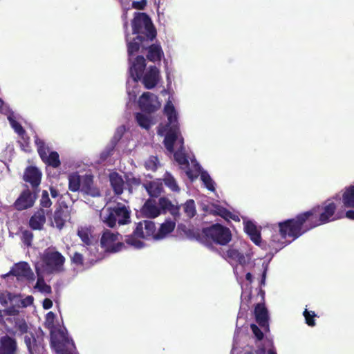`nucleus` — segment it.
I'll list each match as a JSON object with an SVG mask.
<instances>
[{
  "instance_id": "f3484780",
  "label": "nucleus",
  "mask_w": 354,
  "mask_h": 354,
  "mask_svg": "<svg viewBox=\"0 0 354 354\" xmlns=\"http://www.w3.org/2000/svg\"><path fill=\"white\" fill-rule=\"evenodd\" d=\"M70 219V212L67 206L57 207L49 218L50 225L58 230H62Z\"/></svg>"
},
{
  "instance_id": "37998d69",
  "label": "nucleus",
  "mask_w": 354,
  "mask_h": 354,
  "mask_svg": "<svg viewBox=\"0 0 354 354\" xmlns=\"http://www.w3.org/2000/svg\"><path fill=\"white\" fill-rule=\"evenodd\" d=\"M306 323L310 326H314L315 325V322L314 319V317L316 316L315 312L313 311H308L307 309H306L303 313Z\"/></svg>"
},
{
  "instance_id": "a211bd4d",
  "label": "nucleus",
  "mask_w": 354,
  "mask_h": 354,
  "mask_svg": "<svg viewBox=\"0 0 354 354\" xmlns=\"http://www.w3.org/2000/svg\"><path fill=\"white\" fill-rule=\"evenodd\" d=\"M9 274H12L15 276L18 280L21 281H30L34 279V274L30 266L24 261L15 264L7 275Z\"/></svg>"
},
{
  "instance_id": "a19ab883",
  "label": "nucleus",
  "mask_w": 354,
  "mask_h": 354,
  "mask_svg": "<svg viewBox=\"0 0 354 354\" xmlns=\"http://www.w3.org/2000/svg\"><path fill=\"white\" fill-rule=\"evenodd\" d=\"M8 120L11 125V127L14 129L15 131L18 133L19 136H23L24 133V130L23 129L21 124H19L16 120L15 117L13 113H10L8 115Z\"/></svg>"
},
{
  "instance_id": "774afa93",
  "label": "nucleus",
  "mask_w": 354,
  "mask_h": 354,
  "mask_svg": "<svg viewBox=\"0 0 354 354\" xmlns=\"http://www.w3.org/2000/svg\"><path fill=\"white\" fill-rule=\"evenodd\" d=\"M3 320V314H2V311L0 310V322H1Z\"/></svg>"
},
{
  "instance_id": "338daca9",
  "label": "nucleus",
  "mask_w": 354,
  "mask_h": 354,
  "mask_svg": "<svg viewBox=\"0 0 354 354\" xmlns=\"http://www.w3.org/2000/svg\"><path fill=\"white\" fill-rule=\"evenodd\" d=\"M3 105V101L0 99V110L3 111L2 106Z\"/></svg>"
},
{
  "instance_id": "f704fd0d",
  "label": "nucleus",
  "mask_w": 354,
  "mask_h": 354,
  "mask_svg": "<svg viewBox=\"0 0 354 354\" xmlns=\"http://www.w3.org/2000/svg\"><path fill=\"white\" fill-rule=\"evenodd\" d=\"M342 200L344 207L354 208V186L351 185L343 190Z\"/></svg>"
},
{
  "instance_id": "de8ad7c7",
  "label": "nucleus",
  "mask_w": 354,
  "mask_h": 354,
  "mask_svg": "<svg viewBox=\"0 0 354 354\" xmlns=\"http://www.w3.org/2000/svg\"><path fill=\"white\" fill-rule=\"evenodd\" d=\"M72 262L76 266L83 265V255L77 252H75L71 257Z\"/></svg>"
},
{
  "instance_id": "f8f14e48",
  "label": "nucleus",
  "mask_w": 354,
  "mask_h": 354,
  "mask_svg": "<svg viewBox=\"0 0 354 354\" xmlns=\"http://www.w3.org/2000/svg\"><path fill=\"white\" fill-rule=\"evenodd\" d=\"M101 246L106 252L115 253L122 250L124 243L122 236L118 232L106 230L103 233L101 240Z\"/></svg>"
},
{
  "instance_id": "603ef678",
  "label": "nucleus",
  "mask_w": 354,
  "mask_h": 354,
  "mask_svg": "<svg viewBox=\"0 0 354 354\" xmlns=\"http://www.w3.org/2000/svg\"><path fill=\"white\" fill-rule=\"evenodd\" d=\"M32 239V234L30 232L25 231L23 233V241L25 244L30 245Z\"/></svg>"
},
{
  "instance_id": "412c9836",
  "label": "nucleus",
  "mask_w": 354,
  "mask_h": 354,
  "mask_svg": "<svg viewBox=\"0 0 354 354\" xmlns=\"http://www.w3.org/2000/svg\"><path fill=\"white\" fill-rule=\"evenodd\" d=\"M80 192L92 197H97L100 195L99 189L93 185V176L91 174H85L82 176Z\"/></svg>"
},
{
  "instance_id": "e433bc0d",
  "label": "nucleus",
  "mask_w": 354,
  "mask_h": 354,
  "mask_svg": "<svg viewBox=\"0 0 354 354\" xmlns=\"http://www.w3.org/2000/svg\"><path fill=\"white\" fill-rule=\"evenodd\" d=\"M164 182L165 186L168 187L171 192H179L180 187L178 184L174 177V176L168 171H166L163 175L162 182Z\"/></svg>"
},
{
  "instance_id": "3c124183",
  "label": "nucleus",
  "mask_w": 354,
  "mask_h": 354,
  "mask_svg": "<svg viewBox=\"0 0 354 354\" xmlns=\"http://www.w3.org/2000/svg\"><path fill=\"white\" fill-rule=\"evenodd\" d=\"M127 183L128 185L129 186V190L130 192H131L132 187L133 186H137V185H139L140 184V180L138 178H135V177L129 178L127 180Z\"/></svg>"
},
{
  "instance_id": "09e8293b",
  "label": "nucleus",
  "mask_w": 354,
  "mask_h": 354,
  "mask_svg": "<svg viewBox=\"0 0 354 354\" xmlns=\"http://www.w3.org/2000/svg\"><path fill=\"white\" fill-rule=\"evenodd\" d=\"M146 5L147 0L133 1L131 3V8L138 10H143Z\"/></svg>"
},
{
  "instance_id": "1a4fd4ad",
  "label": "nucleus",
  "mask_w": 354,
  "mask_h": 354,
  "mask_svg": "<svg viewBox=\"0 0 354 354\" xmlns=\"http://www.w3.org/2000/svg\"><path fill=\"white\" fill-rule=\"evenodd\" d=\"M144 57L138 56L134 60H129V74L131 78L127 80V92L129 102H135L138 93V78L141 75V71L144 66Z\"/></svg>"
},
{
  "instance_id": "423d86ee",
  "label": "nucleus",
  "mask_w": 354,
  "mask_h": 354,
  "mask_svg": "<svg viewBox=\"0 0 354 354\" xmlns=\"http://www.w3.org/2000/svg\"><path fill=\"white\" fill-rule=\"evenodd\" d=\"M100 219L108 227H113L118 225H125L130 222V211L122 203H117L113 207H105L100 211Z\"/></svg>"
},
{
  "instance_id": "680f3d73",
  "label": "nucleus",
  "mask_w": 354,
  "mask_h": 354,
  "mask_svg": "<svg viewBox=\"0 0 354 354\" xmlns=\"http://www.w3.org/2000/svg\"><path fill=\"white\" fill-rule=\"evenodd\" d=\"M50 190L51 196L53 198H56V197L58 196L59 192H58V191L57 189H55V188L51 187Z\"/></svg>"
},
{
  "instance_id": "cd10ccee",
  "label": "nucleus",
  "mask_w": 354,
  "mask_h": 354,
  "mask_svg": "<svg viewBox=\"0 0 354 354\" xmlns=\"http://www.w3.org/2000/svg\"><path fill=\"white\" fill-rule=\"evenodd\" d=\"M25 344L30 354H45V348L43 344L37 342L32 335H26L24 337Z\"/></svg>"
},
{
  "instance_id": "79ce46f5",
  "label": "nucleus",
  "mask_w": 354,
  "mask_h": 354,
  "mask_svg": "<svg viewBox=\"0 0 354 354\" xmlns=\"http://www.w3.org/2000/svg\"><path fill=\"white\" fill-rule=\"evenodd\" d=\"M15 295L8 292L4 291L0 294V304L2 306L6 307L9 304L10 306L12 304V299L14 298Z\"/></svg>"
},
{
  "instance_id": "f03ea898",
  "label": "nucleus",
  "mask_w": 354,
  "mask_h": 354,
  "mask_svg": "<svg viewBox=\"0 0 354 354\" xmlns=\"http://www.w3.org/2000/svg\"><path fill=\"white\" fill-rule=\"evenodd\" d=\"M164 113L167 118L168 123L160 126L158 134L165 136L164 142L167 150L174 152V158L187 176L193 180L200 176L201 180L205 187L214 192L215 189L214 182L210 176L202 170L201 166L195 158L187 156L184 153L183 138L180 133L178 114L171 100H168L164 107Z\"/></svg>"
},
{
  "instance_id": "20e7f679",
  "label": "nucleus",
  "mask_w": 354,
  "mask_h": 354,
  "mask_svg": "<svg viewBox=\"0 0 354 354\" xmlns=\"http://www.w3.org/2000/svg\"><path fill=\"white\" fill-rule=\"evenodd\" d=\"M253 252L250 245L243 241H239L226 249L222 257L231 265H235L234 272L238 274L239 268H245L250 265Z\"/></svg>"
},
{
  "instance_id": "0eeeda50",
  "label": "nucleus",
  "mask_w": 354,
  "mask_h": 354,
  "mask_svg": "<svg viewBox=\"0 0 354 354\" xmlns=\"http://www.w3.org/2000/svg\"><path fill=\"white\" fill-rule=\"evenodd\" d=\"M156 234V227L155 223L151 221H143L138 223L133 232V235L129 236L126 239V242L136 249H141L145 246V244L138 238L152 239L155 240Z\"/></svg>"
},
{
  "instance_id": "bb28decb",
  "label": "nucleus",
  "mask_w": 354,
  "mask_h": 354,
  "mask_svg": "<svg viewBox=\"0 0 354 354\" xmlns=\"http://www.w3.org/2000/svg\"><path fill=\"white\" fill-rule=\"evenodd\" d=\"M176 227V220L174 218L166 219L162 223L158 230H156L155 235V240H160L166 238L170 233H171Z\"/></svg>"
},
{
  "instance_id": "2f4dec72",
  "label": "nucleus",
  "mask_w": 354,
  "mask_h": 354,
  "mask_svg": "<svg viewBox=\"0 0 354 354\" xmlns=\"http://www.w3.org/2000/svg\"><path fill=\"white\" fill-rule=\"evenodd\" d=\"M148 194L153 197L158 196L163 190V186L161 179H156L142 185Z\"/></svg>"
},
{
  "instance_id": "c9c22d12",
  "label": "nucleus",
  "mask_w": 354,
  "mask_h": 354,
  "mask_svg": "<svg viewBox=\"0 0 354 354\" xmlns=\"http://www.w3.org/2000/svg\"><path fill=\"white\" fill-rule=\"evenodd\" d=\"M68 189L70 191L76 192L81 189L82 176L77 172L71 173L68 176Z\"/></svg>"
},
{
  "instance_id": "c85d7f7f",
  "label": "nucleus",
  "mask_w": 354,
  "mask_h": 354,
  "mask_svg": "<svg viewBox=\"0 0 354 354\" xmlns=\"http://www.w3.org/2000/svg\"><path fill=\"white\" fill-rule=\"evenodd\" d=\"M41 172L35 167H28L24 173V179L35 187H37L41 182Z\"/></svg>"
},
{
  "instance_id": "4468645a",
  "label": "nucleus",
  "mask_w": 354,
  "mask_h": 354,
  "mask_svg": "<svg viewBox=\"0 0 354 354\" xmlns=\"http://www.w3.org/2000/svg\"><path fill=\"white\" fill-rule=\"evenodd\" d=\"M144 66L142 69L141 75L138 80H141L145 87L147 89L154 88L161 79L160 70L156 66H150L146 68V61L144 58Z\"/></svg>"
},
{
  "instance_id": "39448f33",
  "label": "nucleus",
  "mask_w": 354,
  "mask_h": 354,
  "mask_svg": "<svg viewBox=\"0 0 354 354\" xmlns=\"http://www.w3.org/2000/svg\"><path fill=\"white\" fill-rule=\"evenodd\" d=\"M197 239L209 249L214 248L213 243L226 245L232 240L230 230L221 224H214L203 228Z\"/></svg>"
},
{
  "instance_id": "c756f323",
  "label": "nucleus",
  "mask_w": 354,
  "mask_h": 354,
  "mask_svg": "<svg viewBox=\"0 0 354 354\" xmlns=\"http://www.w3.org/2000/svg\"><path fill=\"white\" fill-rule=\"evenodd\" d=\"M47 212L44 209L37 210L30 218L29 224L33 230L42 229L46 222V214Z\"/></svg>"
},
{
  "instance_id": "bf43d9fd",
  "label": "nucleus",
  "mask_w": 354,
  "mask_h": 354,
  "mask_svg": "<svg viewBox=\"0 0 354 354\" xmlns=\"http://www.w3.org/2000/svg\"><path fill=\"white\" fill-rule=\"evenodd\" d=\"M344 216L348 219L354 220V210H348L344 214Z\"/></svg>"
},
{
  "instance_id": "aec40b11",
  "label": "nucleus",
  "mask_w": 354,
  "mask_h": 354,
  "mask_svg": "<svg viewBox=\"0 0 354 354\" xmlns=\"http://www.w3.org/2000/svg\"><path fill=\"white\" fill-rule=\"evenodd\" d=\"M35 196L30 190L24 191L15 203V207L18 210H24L33 206Z\"/></svg>"
},
{
  "instance_id": "a878e982",
  "label": "nucleus",
  "mask_w": 354,
  "mask_h": 354,
  "mask_svg": "<svg viewBox=\"0 0 354 354\" xmlns=\"http://www.w3.org/2000/svg\"><path fill=\"white\" fill-rule=\"evenodd\" d=\"M244 230L248 234L252 241L257 245H260L261 243V235L260 232L257 229L256 225L246 217H242Z\"/></svg>"
},
{
  "instance_id": "9d476101",
  "label": "nucleus",
  "mask_w": 354,
  "mask_h": 354,
  "mask_svg": "<svg viewBox=\"0 0 354 354\" xmlns=\"http://www.w3.org/2000/svg\"><path fill=\"white\" fill-rule=\"evenodd\" d=\"M162 211H169L172 215H176L178 208L164 197L160 198L158 203L155 201L148 200L142 207V213L150 218L158 216Z\"/></svg>"
},
{
  "instance_id": "ddd939ff",
  "label": "nucleus",
  "mask_w": 354,
  "mask_h": 354,
  "mask_svg": "<svg viewBox=\"0 0 354 354\" xmlns=\"http://www.w3.org/2000/svg\"><path fill=\"white\" fill-rule=\"evenodd\" d=\"M35 144L37 147V152L41 159L46 165L53 168H57L60 166L61 162L57 152L50 151L48 146L37 137L35 138Z\"/></svg>"
},
{
  "instance_id": "0e129e2a",
  "label": "nucleus",
  "mask_w": 354,
  "mask_h": 354,
  "mask_svg": "<svg viewBox=\"0 0 354 354\" xmlns=\"http://www.w3.org/2000/svg\"><path fill=\"white\" fill-rule=\"evenodd\" d=\"M122 19L124 20V27L126 28L127 26V22L126 21V19H127V14L126 13L123 14Z\"/></svg>"
},
{
  "instance_id": "4be33fe9",
  "label": "nucleus",
  "mask_w": 354,
  "mask_h": 354,
  "mask_svg": "<svg viewBox=\"0 0 354 354\" xmlns=\"http://www.w3.org/2000/svg\"><path fill=\"white\" fill-rule=\"evenodd\" d=\"M80 192L92 197H97L100 195L99 189L93 185V176L91 174H85L82 176Z\"/></svg>"
},
{
  "instance_id": "2eb2a0df",
  "label": "nucleus",
  "mask_w": 354,
  "mask_h": 354,
  "mask_svg": "<svg viewBox=\"0 0 354 354\" xmlns=\"http://www.w3.org/2000/svg\"><path fill=\"white\" fill-rule=\"evenodd\" d=\"M50 338L53 346L55 347L58 351L62 349V346H65L67 344L73 346V342L69 338L65 328L51 326Z\"/></svg>"
},
{
  "instance_id": "5fc2aeb1",
  "label": "nucleus",
  "mask_w": 354,
  "mask_h": 354,
  "mask_svg": "<svg viewBox=\"0 0 354 354\" xmlns=\"http://www.w3.org/2000/svg\"><path fill=\"white\" fill-rule=\"evenodd\" d=\"M165 73H166V78L168 84L171 83V74L173 73V69L171 68H169L167 64L165 65Z\"/></svg>"
},
{
  "instance_id": "6e6d98bb",
  "label": "nucleus",
  "mask_w": 354,
  "mask_h": 354,
  "mask_svg": "<svg viewBox=\"0 0 354 354\" xmlns=\"http://www.w3.org/2000/svg\"><path fill=\"white\" fill-rule=\"evenodd\" d=\"M55 317V315L53 312H49L46 315V322L50 328H51V326H53V322Z\"/></svg>"
},
{
  "instance_id": "72a5a7b5",
  "label": "nucleus",
  "mask_w": 354,
  "mask_h": 354,
  "mask_svg": "<svg viewBox=\"0 0 354 354\" xmlns=\"http://www.w3.org/2000/svg\"><path fill=\"white\" fill-rule=\"evenodd\" d=\"M256 320L258 324L263 327H268V311L263 304H259L254 309Z\"/></svg>"
},
{
  "instance_id": "052dcab7",
  "label": "nucleus",
  "mask_w": 354,
  "mask_h": 354,
  "mask_svg": "<svg viewBox=\"0 0 354 354\" xmlns=\"http://www.w3.org/2000/svg\"><path fill=\"white\" fill-rule=\"evenodd\" d=\"M237 341L236 339H234L233 346L232 348V353L231 354H236L238 353V348H237Z\"/></svg>"
},
{
  "instance_id": "dca6fc26",
  "label": "nucleus",
  "mask_w": 354,
  "mask_h": 354,
  "mask_svg": "<svg viewBox=\"0 0 354 354\" xmlns=\"http://www.w3.org/2000/svg\"><path fill=\"white\" fill-rule=\"evenodd\" d=\"M138 104L142 111L147 112L156 111L160 107V102L158 97L151 92L142 93L139 98Z\"/></svg>"
},
{
  "instance_id": "473e14b6",
  "label": "nucleus",
  "mask_w": 354,
  "mask_h": 354,
  "mask_svg": "<svg viewBox=\"0 0 354 354\" xmlns=\"http://www.w3.org/2000/svg\"><path fill=\"white\" fill-rule=\"evenodd\" d=\"M36 272L38 277L37 283L34 287L35 289L37 290L44 295L50 294L52 292L51 287L44 281L43 277L41 275L42 272L39 264L36 266Z\"/></svg>"
},
{
  "instance_id": "4c0bfd02",
  "label": "nucleus",
  "mask_w": 354,
  "mask_h": 354,
  "mask_svg": "<svg viewBox=\"0 0 354 354\" xmlns=\"http://www.w3.org/2000/svg\"><path fill=\"white\" fill-rule=\"evenodd\" d=\"M136 120L138 124L145 129H149L154 124L151 117L142 113H137Z\"/></svg>"
},
{
  "instance_id": "13d9d810",
  "label": "nucleus",
  "mask_w": 354,
  "mask_h": 354,
  "mask_svg": "<svg viewBox=\"0 0 354 354\" xmlns=\"http://www.w3.org/2000/svg\"><path fill=\"white\" fill-rule=\"evenodd\" d=\"M261 266H262V270H263V274H262V281H263L265 280V278H266V271H267V269H268V263H266L265 261H263L261 264Z\"/></svg>"
},
{
  "instance_id": "58836bf2",
  "label": "nucleus",
  "mask_w": 354,
  "mask_h": 354,
  "mask_svg": "<svg viewBox=\"0 0 354 354\" xmlns=\"http://www.w3.org/2000/svg\"><path fill=\"white\" fill-rule=\"evenodd\" d=\"M183 209L186 216L192 218L196 214V207L194 200H188L183 205Z\"/></svg>"
},
{
  "instance_id": "6ab92c4d",
  "label": "nucleus",
  "mask_w": 354,
  "mask_h": 354,
  "mask_svg": "<svg viewBox=\"0 0 354 354\" xmlns=\"http://www.w3.org/2000/svg\"><path fill=\"white\" fill-rule=\"evenodd\" d=\"M12 299V306L6 310V313L9 315H17L19 313L20 308L31 306L34 301V298L31 295L23 298L20 295H15Z\"/></svg>"
},
{
  "instance_id": "a18cd8bd",
  "label": "nucleus",
  "mask_w": 354,
  "mask_h": 354,
  "mask_svg": "<svg viewBox=\"0 0 354 354\" xmlns=\"http://www.w3.org/2000/svg\"><path fill=\"white\" fill-rule=\"evenodd\" d=\"M40 205L43 207H50L52 205L49 195L47 191H43L41 194V198L40 200Z\"/></svg>"
},
{
  "instance_id": "7ed1b4c3",
  "label": "nucleus",
  "mask_w": 354,
  "mask_h": 354,
  "mask_svg": "<svg viewBox=\"0 0 354 354\" xmlns=\"http://www.w3.org/2000/svg\"><path fill=\"white\" fill-rule=\"evenodd\" d=\"M132 27V35H136V37L131 38L130 35H126L129 59L131 61L135 52L139 51L140 48H145L146 45L156 37V31L151 21L145 13L135 14Z\"/></svg>"
},
{
  "instance_id": "c03bdc74",
  "label": "nucleus",
  "mask_w": 354,
  "mask_h": 354,
  "mask_svg": "<svg viewBox=\"0 0 354 354\" xmlns=\"http://www.w3.org/2000/svg\"><path fill=\"white\" fill-rule=\"evenodd\" d=\"M158 160L157 157L151 156L149 159L145 162V167L151 171H155L158 167Z\"/></svg>"
},
{
  "instance_id": "4d7b16f0",
  "label": "nucleus",
  "mask_w": 354,
  "mask_h": 354,
  "mask_svg": "<svg viewBox=\"0 0 354 354\" xmlns=\"http://www.w3.org/2000/svg\"><path fill=\"white\" fill-rule=\"evenodd\" d=\"M43 308L46 310L50 309L53 306V301L50 299H45L42 304Z\"/></svg>"
},
{
  "instance_id": "ea45409f",
  "label": "nucleus",
  "mask_w": 354,
  "mask_h": 354,
  "mask_svg": "<svg viewBox=\"0 0 354 354\" xmlns=\"http://www.w3.org/2000/svg\"><path fill=\"white\" fill-rule=\"evenodd\" d=\"M15 332L17 335H21L27 333L28 325L24 319H17L15 325Z\"/></svg>"
},
{
  "instance_id": "49530a36",
  "label": "nucleus",
  "mask_w": 354,
  "mask_h": 354,
  "mask_svg": "<svg viewBox=\"0 0 354 354\" xmlns=\"http://www.w3.org/2000/svg\"><path fill=\"white\" fill-rule=\"evenodd\" d=\"M126 131V128L124 126L122 125L117 128L114 136L113 137V142L116 143L118 142L122 137L123 134Z\"/></svg>"
},
{
  "instance_id": "8fccbe9b",
  "label": "nucleus",
  "mask_w": 354,
  "mask_h": 354,
  "mask_svg": "<svg viewBox=\"0 0 354 354\" xmlns=\"http://www.w3.org/2000/svg\"><path fill=\"white\" fill-rule=\"evenodd\" d=\"M250 327L257 339L258 340H261L263 337V333L261 330L255 324H251Z\"/></svg>"
},
{
  "instance_id": "7c9ffc66",
  "label": "nucleus",
  "mask_w": 354,
  "mask_h": 354,
  "mask_svg": "<svg viewBox=\"0 0 354 354\" xmlns=\"http://www.w3.org/2000/svg\"><path fill=\"white\" fill-rule=\"evenodd\" d=\"M111 186L116 195H120L124 190V181L121 175L117 172H111L109 174Z\"/></svg>"
},
{
  "instance_id": "6e6552de",
  "label": "nucleus",
  "mask_w": 354,
  "mask_h": 354,
  "mask_svg": "<svg viewBox=\"0 0 354 354\" xmlns=\"http://www.w3.org/2000/svg\"><path fill=\"white\" fill-rule=\"evenodd\" d=\"M65 258L55 250V248H48L45 250L41 255V272L48 274L60 272L64 270Z\"/></svg>"
},
{
  "instance_id": "69168bd1",
  "label": "nucleus",
  "mask_w": 354,
  "mask_h": 354,
  "mask_svg": "<svg viewBox=\"0 0 354 354\" xmlns=\"http://www.w3.org/2000/svg\"><path fill=\"white\" fill-rule=\"evenodd\" d=\"M122 8L124 10L129 9V7H127L123 2L122 3Z\"/></svg>"
},
{
  "instance_id": "5701e85b",
  "label": "nucleus",
  "mask_w": 354,
  "mask_h": 354,
  "mask_svg": "<svg viewBox=\"0 0 354 354\" xmlns=\"http://www.w3.org/2000/svg\"><path fill=\"white\" fill-rule=\"evenodd\" d=\"M203 209L207 213L221 216L226 220L232 219L235 221H240L239 216L238 215L228 212L227 209L218 205L211 204L207 206H204Z\"/></svg>"
},
{
  "instance_id": "9b49d317",
  "label": "nucleus",
  "mask_w": 354,
  "mask_h": 354,
  "mask_svg": "<svg viewBox=\"0 0 354 354\" xmlns=\"http://www.w3.org/2000/svg\"><path fill=\"white\" fill-rule=\"evenodd\" d=\"M77 236L83 243L85 252L88 256H92L89 258L91 261H97L101 257L97 254V239L93 235V229L91 226H80L77 231Z\"/></svg>"
},
{
  "instance_id": "f257e3e1",
  "label": "nucleus",
  "mask_w": 354,
  "mask_h": 354,
  "mask_svg": "<svg viewBox=\"0 0 354 354\" xmlns=\"http://www.w3.org/2000/svg\"><path fill=\"white\" fill-rule=\"evenodd\" d=\"M339 199V196H336L299 214L295 218L279 223L278 232H274L271 236L270 248L277 252L306 232L344 218V211L337 210L336 202Z\"/></svg>"
},
{
  "instance_id": "393cba45",
  "label": "nucleus",
  "mask_w": 354,
  "mask_h": 354,
  "mask_svg": "<svg viewBox=\"0 0 354 354\" xmlns=\"http://www.w3.org/2000/svg\"><path fill=\"white\" fill-rule=\"evenodd\" d=\"M149 44L146 45V47L145 48V49H147V59L152 62H160L162 59V57L164 56V53L162 50V48L160 45H158V44H153V45H151L149 46L148 48ZM144 48H140V50L139 51H138V53H142ZM136 53H137V52H135L133 53V55L132 57V60H134L136 57H135L136 56ZM139 55H138V57Z\"/></svg>"
},
{
  "instance_id": "e2e57ef3",
  "label": "nucleus",
  "mask_w": 354,
  "mask_h": 354,
  "mask_svg": "<svg viewBox=\"0 0 354 354\" xmlns=\"http://www.w3.org/2000/svg\"><path fill=\"white\" fill-rule=\"evenodd\" d=\"M246 280L248 281V283L250 284L252 281V276L250 272H247L245 275Z\"/></svg>"
},
{
  "instance_id": "b1692460",
  "label": "nucleus",
  "mask_w": 354,
  "mask_h": 354,
  "mask_svg": "<svg viewBox=\"0 0 354 354\" xmlns=\"http://www.w3.org/2000/svg\"><path fill=\"white\" fill-rule=\"evenodd\" d=\"M0 354H18V346L15 339L7 335L1 337Z\"/></svg>"
},
{
  "instance_id": "864d4df0",
  "label": "nucleus",
  "mask_w": 354,
  "mask_h": 354,
  "mask_svg": "<svg viewBox=\"0 0 354 354\" xmlns=\"http://www.w3.org/2000/svg\"><path fill=\"white\" fill-rule=\"evenodd\" d=\"M248 284H246L245 285V287L244 288L243 286H242V295H241V298H242V300L243 301V299H245L246 298H250V296L251 295V290H250V288H248Z\"/></svg>"
}]
</instances>
